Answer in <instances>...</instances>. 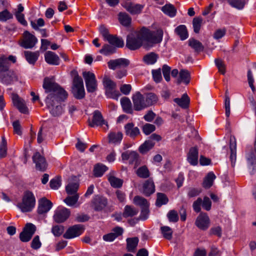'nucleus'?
I'll return each mask as SVG.
<instances>
[{
    "label": "nucleus",
    "instance_id": "nucleus-47",
    "mask_svg": "<svg viewBox=\"0 0 256 256\" xmlns=\"http://www.w3.org/2000/svg\"><path fill=\"white\" fill-rule=\"evenodd\" d=\"M168 202V199L164 194L160 192L157 194V198L156 202V204L157 206L160 207L166 204Z\"/></svg>",
    "mask_w": 256,
    "mask_h": 256
},
{
    "label": "nucleus",
    "instance_id": "nucleus-33",
    "mask_svg": "<svg viewBox=\"0 0 256 256\" xmlns=\"http://www.w3.org/2000/svg\"><path fill=\"white\" fill-rule=\"evenodd\" d=\"M106 41H108L112 46L115 48H122L124 46V40L122 38L112 34L108 38Z\"/></svg>",
    "mask_w": 256,
    "mask_h": 256
},
{
    "label": "nucleus",
    "instance_id": "nucleus-63",
    "mask_svg": "<svg viewBox=\"0 0 256 256\" xmlns=\"http://www.w3.org/2000/svg\"><path fill=\"white\" fill-rule=\"evenodd\" d=\"M152 74L154 81L158 83L162 80V76L160 69L154 70H152Z\"/></svg>",
    "mask_w": 256,
    "mask_h": 256
},
{
    "label": "nucleus",
    "instance_id": "nucleus-6",
    "mask_svg": "<svg viewBox=\"0 0 256 256\" xmlns=\"http://www.w3.org/2000/svg\"><path fill=\"white\" fill-rule=\"evenodd\" d=\"M36 228L32 223H27L20 234V239L22 242H29L35 233Z\"/></svg>",
    "mask_w": 256,
    "mask_h": 256
},
{
    "label": "nucleus",
    "instance_id": "nucleus-38",
    "mask_svg": "<svg viewBox=\"0 0 256 256\" xmlns=\"http://www.w3.org/2000/svg\"><path fill=\"white\" fill-rule=\"evenodd\" d=\"M155 142L152 140H146L138 148L139 152L142 154H145L154 146Z\"/></svg>",
    "mask_w": 256,
    "mask_h": 256
},
{
    "label": "nucleus",
    "instance_id": "nucleus-64",
    "mask_svg": "<svg viewBox=\"0 0 256 256\" xmlns=\"http://www.w3.org/2000/svg\"><path fill=\"white\" fill-rule=\"evenodd\" d=\"M155 129V126L154 124H146L142 127L143 132L146 135H148L153 132Z\"/></svg>",
    "mask_w": 256,
    "mask_h": 256
},
{
    "label": "nucleus",
    "instance_id": "nucleus-3",
    "mask_svg": "<svg viewBox=\"0 0 256 256\" xmlns=\"http://www.w3.org/2000/svg\"><path fill=\"white\" fill-rule=\"evenodd\" d=\"M36 204V198L32 192L26 191L24 192L22 201L17 204V206L22 212H31Z\"/></svg>",
    "mask_w": 256,
    "mask_h": 256
},
{
    "label": "nucleus",
    "instance_id": "nucleus-26",
    "mask_svg": "<svg viewBox=\"0 0 256 256\" xmlns=\"http://www.w3.org/2000/svg\"><path fill=\"white\" fill-rule=\"evenodd\" d=\"M123 229L122 228L117 226L112 229V232L103 236V239L106 242H112L117 237L122 235L123 233Z\"/></svg>",
    "mask_w": 256,
    "mask_h": 256
},
{
    "label": "nucleus",
    "instance_id": "nucleus-32",
    "mask_svg": "<svg viewBox=\"0 0 256 256\" xmlns=\"http://www.w3.org/2000/svg\"><path fill=\"white\" fill-rule=\"evenodd\" d=\"M25 58L27 62L31 64H34L40 56L38 52L25 51L24 52Z\"/></svg>",
    "mask_w": 256,
    "mask_h": 256
},
{
    "label": "nucleus",
    "instance_id": "nucleus-42",
    "mask_svg": "<svg viewBox=\"0 0 256 256\" xmlns=\"http://www.w3.org/2000/svg\"><path fill=\"white\" fill-rule=\"evenodd\" d=\"M188 45L196 52H202L204 50L202 44L198 40L194 38L188 40Z\"/></svg>",
    "mask_w": 256,
    "mask_h": 256
},
{
    "label": "nucleus",
    "instance_id": "nucleus-23",
    "mask_svg": "<svg viewBox=\"0 0 256 256\" xmlns=\"http://www.w3.org/2000/svg\"><path fill=\"white\" fill-rule=\"evenodd\" d=\"M124 129L126 134L132 138H134L140 134L139 128L136 126H134L132 122H129L126 124Z\"/></svg>",
    "mask_w": 256,
    "mask_h": 256
},
{
    "label": "nucleus",
    "instance_id": "nucleus-34",
    "mask_svg": "<svg viewBox=\"0 0 256 256\" xmlns=\"http://www.w3.org/2000/svg\"><path fill=\"white\" fill-rule=\"evenodd\" d=\"M126 241V249L128 252H134L138 246L139 240L138 237L128 238Z\"/></svg>",
    "mask_w": 256,
    "mask_h": 256
},
{
    "label": "nucleus",
    "instance_id": "nucleus-39",
    "mask_svg": "<svg viewBox=\"0 0 256 256\" xmlns=\"http://www.w3.org/2000/svg\"><path fill=\"white\" fill-rule=\"evenodd\" d=\"M180 78L177 80L178 84L182 82H184L186 84H189L190 81V74L188 70H182L180 71Z\"/></svg>",
    "mask_w": 256,
    "mask_h": 256
},
{
    "label": "nucleus",
    "instance_id": "nucleus-13",
    "mask_svg": "<svg viewBox=\"0 0 256 256\" xmlns=\"http://www.w3.org/2000/svg\"><path fill=\"white\" fill-rule=\"evenodd\" d=\"M129 64V60L124 58L111 60L108 62V68L112 70H115L117 68H126Z\"/></svg>",
    "mask_w": 256,
    "mask_h": 256
},
{
    "label": "nucleus",
    "instance_id": "nucleus-14",
    "mask_svg": "<svg viewBox=\"0 0 256 256\" xmlns=\"http://www.w3.org/2000/svg\"><path fill=\"white\" fill-rule=\"evenodd\" d=\"M70 212L66 208H58L55 211L54 220L57 223H62L66 221L70 216Z\"/></svg>",
    "mask_w": 256,
    "mask_h": 256
},
{
    "label": "nucleus",
    "instance_id": "nucleus-45",
    "mask_svg": "<svg viewBox=\"0 0 256 256\" xmlns=\"http://www.w3.org/2000/svg\"><path fill=\"white\" fill-rule=\"evenodd\" d=\"M158 56L154 52H150L144 56L143 58L144 62L147 64H153L156 62Z\"/></svg>",
    "mask_w": 256,
    "mask_h": 256
},
{
    "label": "nucleus",
    "instance_id": "nucleus-40",
    "mask_svg": "<svg viewBox=\"0 0 256 256\" xmlns=\"http://www.w3.org/2000/svg\"><path fill=\"white\" fill-rule=\"evenodd\" d=\"M162 10L166 15L170 17L175 16L176 10L172 4H166L162 8Z\"/></svg>",
    "mask_w": 256,
    "mask_h": 256
},
{
    "label": "nucleus",
    "instance_id": "nucleus-25",
    "mask_svg": "<svg viewBox=\"0 0 256 256\" xmlns=\"http://www.w3.org/2000/svg\"><path fill=\"white\" fill-rule=\"evenodd\" d=\"M247 164L248 166H254L256 165V138L254 148L250 150L246 154Z\"/></svg>",
    "mask_w": 256,
    "mask_h": 256
},
{
    "label": "nucleus",
    "instance_id": "nucleus-46",
    "mask_svg": "<svg viewBox=\"0 0 256 256\" xmlns=\"http://www.w3.org/2000/svg\"><path fill=\"white\" fill-rule=\"evenodd\" d=\"M116 51V48L114 46L105 44L102 46V48L100 50L99 52L105 56H108L114 53Z\"/></svg>",
    "mask_w": 256,
    "mask_h": 256
},
{
    "label": "nucleus",
    "instance_id": "nucleus-30",
    "mask_svg": "<svg viewBox=\"0 0 256 256\" xmlns=\"http://www.w3.org/2000/svg\"><path fill=\"white\" fill-rule=\"evenodd\" d=\"M174 101L178 104V106L182 108L186 109L188 108L190 99L186 94H184L181 98H176Z\"/></svg>",
    "mask_w": 256,
    "mask_h": 256
},
{
    "label": "nucleus",
    "instance_id": "nucleus-41",
    "mask_svg": "<svg viewBox=\"0 0 256 256\" xmlns=\"http://www.w3.org/2000/svg\"><path fill=\"white\" fill-rule=\"evenodd\" d=\"M175 32L179 36L181 40H184L188 38V32L184 25H180L175 29Z\"/></svg>",
    "mask_w": 256,
    "mask_h": 256
},
{
    "label": "nucleus",
    "instance_id": "nucleus-52",
    "mask_svg": "<svg viewBox=\"0 0 256 256\" xmlns=\"http://www.w3.org/2000/svg\"><path fill=\"white\" fill-rule=\"evenodd\" d=\"M202 20V18L200 16L194 18L192 20V26L194 28V31L195 33H199Z\"/></svg>",
    "mask_w": 256,
    "mask_h": 256
},
{
    "label": "nucleus",
    "instance_id": "nucleus-54",
    "mask_svg": "<svg viewBox=\"0 0 256 256\" xmlns=\"http://www.w3.org/2000/svg\"><path fill=\"white\" fill-rule=\"evenodd\" d=\"M137 175L141 178H146L150 176V172L148 168L144 166L139 168L136 170Z\"/></svg>",
    "mask_w": 256,
    "mask_h": 256
},
{
    "label": "nucleus",
    "instance_id": "nucleus-43",
    "mask_svg": "<svg viewBox=\"0 0 256 256\" xmlns=\"http://www.w3.org/2000/svg\"><path fill=\"white\" fill-rule=\"evenodd\" d=\"M216 178V176L212 172H208L204 179L202 183L203 186L206 188H210L212 185L213 182Z\"/></svg>",
    "mask_w": 256,
    "mask_h": 256
},
{
    "label": "nucleus",
    "instance_id": "nucleus-24",
    "mask_svg": "<svg viewBox=\"0 0 256 256\" xmlns=\"http://www.w3.org/2000/svg\"><path fill=\"white\" fill-rule=\"evenodd\" d=\"M198 151L196 146L191 148L187 156L188 162L192 166H196L198 163Z\"/></svg>",
    "mask_w": 256,
    "mask_h": 256
},
{
    "label": "nucleus",
    "instance_id": "nucleus-51",
    "mask_svg": "<svg viewBox=\"0 0 256 256\" xmlns=\"http://www.w3.org/2000/svg\"><path fill=\"white\" fill-rule=\"evenodd\" d=\"M160 230L164 238L168 240L172 238L173 232L170 227L163 226L160 228Z\"/></svg>",
    "mask_w": 256,
    "mask_h": 256
},
{
    "label": "nucleus",
    "instance_id": "nucleus-12",
    "mask_svg": "<svg viewBox=\"0 0 256 256\" xmlns=\"http://www.w3.org/2000/svg\"><path fill=\"white\" fill-rule=\"evenodd\" d=\"M15 63L16 62V58L13 56H10L6 57L4 55L0 56V73L6 72L10 70V67L11 62Z\"/></svg>",
    "mask_w": 256,
    "mask_h": 256
},
{
    "label": "nucleus",
    "instance_id": "nucleus-2",
    "mask_svg": "<svg viewBox=\"0 0 256 256\" xmlns=\"http://www.w3.org/2000/svg\"><path fill=\"white\" fill-rule=\"evenodd\" d=\"M163 32L158 30L151 32L144 27L139 31L130 34L127 36L126 46L130 50H136L143 46L149 49L154 44L160 43L162 40Z\"/></svg>",
    "mask_w": 256,
    "mask_h": 256
},
{
    "label": "nucleus",
    "instance_id": "nucleus-29",
    "mask_svg": "<svg viewBox=\"0 0 256 256\" xmlns=\"http://www.w3.org/2000/svg\"><path fill=\"white\" fill-rule=\"evenodd\" d=\"M46 62L50 65H58L60 64V58L54 52L51 51H48L44 54Z\"/></svg>",
    "mask_w": 256,
    "mask_h": 256
},
{
    "label": "nucleus",
    "instance_id": "nucleus-15",
    "mask_svg": "<svg viewBox=\"0 0 256 256\" xmlns=\"http://www.w3.org/2000/svg\"><path fill=\"white\" fill-rule=\"evenodd\" d=\"M210 224V218L206 213H200L195 222L196 226L200 229L204 230L208 228Z\"/></svg>",
    "mask_w": 256,
    "mask_h": 256
},
{
    "label": "nucleus",
    "instance_id": "nucleus-44",
    "mask_svg": "<svg viewBox=\"0 0 256 256\" xmlns=\"http://www.w3.org/2000/svg\"><path fill=\"white\" fill-rule=\"evenodd\" d=\"M122 138V134L120 132H112L108 134L109 142L113 144L120 143Z\"/></svg>",
    "mask_w": 256,
    "mask_h": 256
},
{
    "label": "nucleus",
    "instance_id": "nucleus-60",
    "mask_svg": "<svg viewBox=\"0 0 256 256\" xmlns=\"http://www.w3.org/2000/svg\"><path fill=\"white\" fill-rule=\"evenodd\" d=\"M215 64L218 70V72L222 74H224L226 73V66L224 62L220 59L216 58L215 60Z\"/></svg>",
    "mask_w": 256,
    "mask_h": 256
},
{
    "label": "nucleus",
    "instance_id": "nucleus-56",
    "mask_svg": "<svg viewBox=\"0 0 256 256\" xmlns=\"http://www.w3.org/2000/svg\"><path fill=\"white\" fill-rule=\"evenodd\" d=\"M13 18V15L8 10L0 12V21L6 22Z\"/></svg>",
    "mask_w": 256,
    "mask_h": 256
},
{
    "label": "nucleus",
    "instance_id": "nucleus-57",
    "mask_svg": "<svg viewBox=\"0 0 256 256\" xmlns=\"http://www.w3.org/2000/svg\"><path fill=\"white\" fill-rule=\"evenodd\" d=\"M7 142L4 136L2 137V142L0 144V158H4L6 155Z\"/></svg>",
    "mask_w": 256,
    "mask_h": 256
},
{
    "label": "nucleus",
    "instance_id": "nucleus-31",
    "mask_svg": "<svg viewBox=\"0 0 256 256\" xmlns=\"http://www.w3.org/2000/svg\"><path fill=\"white\" fill-rule=\"evenodd\" d=\"M144 96L148 108L155 105L158 101V96L154 92H148Z\"/></svg>",
    "mask_w": 256,
    "mask_h": 256
},
{
    "label": "nucleus",
    "instance_id": "nucleus-48",
    "mask_svg": "<svg viewBox=\"0 0 256 256\" xmlns=\"http://www.w3.org/2000/svg\"><path fill=\"white\" fill-rule=\"evenodd\" d=\"M232 7L238 10L242 9L246 4L244 0H226Z\"/></svg>",
    "mask_w": 256,
    "mask_h": 256
},
{
    "label": "nucleus",
    "instance_id": "nucleus-16",
    "mask_svg": "<svg viewBox=\"0 0 256 256\" xmlns=\"http://www.w3.org/2000/svg\"><path fill=\"white\" fill-rule=\"evenodd\" d=\"M32 160L36 164V168L37 170L44 172L47 168V164L45 158L39 152H36L32 156Z\"/></svg>",
    "mask_w": 256,
    "mask_h": 256
},
{
    "label": "nucleus",
    "instance_id": "nucleus-50",
    "mask_svg": "<svg viewBox=\"0 0 256 256\" xmlns=\"http://www.w3.org/2000/svg\"><path fill=\"white\" fill-rule=\"evenodd\" d=\"M112 186L114 188H120L122 187L123 180L120 178H117L114 176H110L108 178Z\"/></svg>",
    "mask_w": 256,
    "mask_h": 256
},
{
    "label": "nucleus",
    "instance_id": "nucleus-9",
    "mask_svg": "<svg viewBox=\"0 0 256 256\" xmlns=\"http://www.w3.org/2000/svg\"><path fill=\"white\" fill-rule=\"evenodd\" d=\"M134 108L136 111H140L148 108L144 96L136 92L132 97Z\"/></svg>",
    "mask_w": 256,
    "mask_h": 256
},
{
    "label": "nucleus",
    "instance_id": "nucleus-8",
    "mask_svg": "<svg viewBox=\"0 0 256 256\" xmlns=\"http://www.w3.org/2000/svg\"><path fill=\"white\" fill-rule=\"evenodd\" d=\"M18 80V74L12 70L4 73H0V82L4 84H12Z\"/></svg>",
    "mask_w": 256,
    "mask_h": 256
},
{
    "label": "nucleus",
    "instance_id": "nucleus-1",
    "mask_svg": "<svg viewBox=\"0 0 256 256\" xmlns=\"http://www.w3.org/2000/svg\"><path fill=\"white\" fill-rule=\"evenodd\" d=\"M43 88L48 93L46 98V104L50 112L54 116H58L63 112V109L60 104V101L66 99L68 94L55 81L54 78H45L44 80Z\"/></svg>",
    "mask_w": 256,
    "mask_h": 256
},
{
    "label": "nucleus",
    "instance_id": "nucleus-4",
    "mask_svg": "<svg viewBox=\"0 0 256 256\" xmlns=\"http://www.w3.org/2000/svg\"><path fill=\"white\" fill-rule=\"evenodd\" d=\"M72 72L74 74V78L72 81V92L75 98L81 100L85 96L83 80L76 71H74Z\"/></svg>",
    "mask_w": 256,
    "mask_h": 256
},
{
    "label": "nucleus",
    "instance_id": "nucleus-10",
    "mask_svg": "<svg viewBox=\"0 0 256 256\" xmlns=\"http://www.w3.org/2000/svg\"><path fill=\"white\" fill-rule=\"evenodd\" d=\"M37 42L38 40L34 35L28 31H26L23 34V39L20 44L24 48H32Z\"/></svg>",
    "mask_w": 256,
    "mask_h": 256
},
{
    "label": "nucleus",
    "instance_id": "nucleus-53",
    "mask_svg": "<svg viewBox=\"0 0 256 256\" xmlns=\"http://www.w3.org/2000/svg\"><path fill=\"white\" fill-rule=\"evenodd\" d=\"M134 202L138 206H139L143 208L144 207H148V203L147 200L138 196H134Z\"/></svg>",
    "mask_w": 256,
    "mask_h": 256
},
{
    "label": "nucleus",
    "instance_id": "nucleus-37",
    "mask_svg": "<svg viewBox=\"0 0 256 256\" xmlns=\"http://www.w3.org/2000/svg\"><path fill=\"white\" fill-rule=\"evenodd\" d=\"M120 103L123 110L126 113L132 114V109L130 100L126 97H124L120 100Z\"/></svg>",
    "mask_w": 256,
    "mask_h": 256
},
{
    "label": "nucleus",
    "instance_id": "nucleus-17",
    "mask_svg": "<svg viewBox=\"0 0 256 256\" xmlns=\"http://www.w3.org/2000/svg\"><path fill=\"white\" fill-rule=\"evenodd\" d=\"M107 199L98 196H96L92 200L91 206L96 211L102 210L107 205Z\"/></svg>",
    "mask_w": 256,
    "mask_h": 256
},
{
    "label": "nucleus",
    "instance_id": "nucleus-22",
    "mask_svg": "<svg viewBox=\"0 0 256 256\" xmlns=\"http://www.w3.org/2000/svg\"><path fill=\"white\" fill-rule=\"evenodd\" d=\"M12 100L14 106L22 113L26 114L28 108L26 106L24 101L21 99L18 94H12Z\"/></svg>",
    "mask_w": 256,
    "mask_h": 256
},
{
    "label": "nucleus",
    "instance_id": "nucleus-18",
    "mask_svg": "<svg viewBox=\"0 0 256 256\" xmlns=\"http://www.w3.org/2000/svg\"><path fill=\"white\" fill-rule=\"evenodd\" d=\"M229 148L230 150V159L232 167H234L236 160V141L234 136H231L230 138Z\"/></svg>",
    "mask_w": 256,
    "mask_h": 256
},
{
    "label": "nucleus",
    "instance_id": "nucleus-58",
    "mask_svg": "<svg viewBox=\"0 0 256 256\" xmlns=\"http://www.w3.org/2000/svg\"><path fill=\"white\" fill-rule=\"evenodd\" d=\"M64 232V226L60 225H56L52 226V232L55 236H60Z\"/></svg>",
    "mask_w": 256,
    "mask_h": 256
},
{
    "label": "nucleus",
    "instance_id": "nucleus-62",
    "mask_svg": "<svg viewBox=\"0 0 256 256\" xmlns=\"http://www.w3.org/2000/svg\"><path fill=\"white\" fill-rule=\"evenodd\" d=\"M100 33L102 35L104 40H106L112 34H109L108 29L104 25H100L98 28Z\"/></svg>",
    "mask_w": 256,
    "mask_h": 256
},
{
    "label": "nucleus",
    "instance_id": "nucleus-59",
    "mask_svg": "<svg viewBox=\"0 0 256 256\" xmlns=\"http://www.w3.org/2000/svg\"><path fill=\"white\" fill-rule=\"evenodd\" d=\"M167 217L170 222H176L178 220V212L175 210H170L167 214Z\"/></svg>",
    "mask_w": 256,
    "mask_h": 256
},
{
    "label": "nucleus",
    "instance_id": "nucleus-5",
    "mask_svg": "<svg viewBox=\"0 0 256 256\" xmlns=\"http://www.w3.org/2000/svg\"><path fill=\"white\" fill-rule=\"evenodd\" d=\"M82 76L85 80L87 91L94 92L97 90V81L95 75L90 72H84Z\"/></svg>",
    "mask_w": 256,
    "mask_h": 256
},
{
    "label": "nucleus",
    "instance_id": "nucleus-36",
    "mask_svg": "<svg viewBox=\"0 0 256 256\" xmlns=\"http://www.w3.org/2000/svg\"><path fill=\"white\" fill-rule=\"evenodd\" d=\"M138 212V210L133 206L126 205L124 208L122 214V216L127 218L128 217H132L136 215Z\"/></svg>",
    "mask_w": 256,
    "mask_h": 256
},
{
    "label": "nucleus",
    "instance_id": "nucleus-28",
    "mask_svg": "<svg viewBox=\"0 0 256 256\" xmlns=\"http://www.w3.org/2000/svg\"><path fill=\"white\" fill-rule=\"evenodd\" d=\"M155 192V186L154 182L151 179L145 181L142 185V193L146 196H150Z\"/></svg>",
    "mask_w": 256,
    "mask_h": 256
},
{
    "label": "nucleus",
    "instance_id": "nucleus-21",
    "mask_svg": "<svg viewBox=\"0 0 256 256\" xmlns=\"http://www.w3.org/2000/svg\"><path fill=\"white\" fill-rule=\"evenodd\" d=\"M124 8L131 14H138L141 13L144 6L140 4H135L127 2L123 5Z\"/></svg>",
    "mask_w": 256,
    "mask_h": 256
},
{
    "label": "nucleus",
    "instance_id": "nucleus-55",
    "mask_svg": "<svg viewBox=\"0 0 256 256\" xmlns=\"http://www.w3.org/2000/svg\"><path fill=\"white\" fill-rule=\"evenodd\" d=\"M78 184L76 182L70 183L66 188V192L68 194H74L78 190Z\"/></svg>",
    "mask_w": 256,
    "mask_h": 256
},
{
    "label": "nucleus",
    "instance_id": "nucleus-11",
    "mask_svg": "<svg viewBox=\"0 0 256 256\" xmlns=\"http://www.w3.org/2000/svg\"><path fill=\"white\" fill-rule=\"evenodd\" d=\"M84 227L81 224H76L69 228L63 236L66 239H70L80 236L84 231Z\"/></svg>",
    "mask_w": 256,
    "mask_h": 256
},
{
    "label": "nucleus",
    "instance_id": "nucleus-35",
    "mask_svg": "<svg viewBox=\"0 0 256 256\" xmlns=\"http://www.w3.org/2000/svg\"><path fill=\"white\" fill-rule=\"evenodd\" d=\"M118 20L121 24L124 26H128L132 22V18L125 12H120L118 14Z\"/></svg>",
    "mask_w": 256,
    "mask_h": 256
},
{
    "label": "nucleus",
    "instance_id": "nucleus-20",
    "mask_svg": "<svg viewBox=\"0 0 256 256\" xmlns=\"http://www.w3.org/2000/svg\"><path fill=\"white\" fill-rule=\"evenodd\" d=\"M52 206V203L46 198H42L38 200V212L44 214L48 212Z\"/></svg>",
    "mask_w": 256,
    "mask_h": 256
},
{
    "label": "nucleus",
    "instance_id": "nucleus-61",
    "mask_svg": "<svg viewBox=\"0 0 256 256\" xmlns=\"http://www.w3.org/2000/svg\"><path fill=\"white\" fill-rule=\"evenodd\" d=\"M78 198V195L76 194L73 196H68L64 200V202L70 206H74L76 203Z\"/></svg>",
    "mask_w": 256,
    "mask_h": 256
},
{
    "label": "nucleus",
    "instance_id": "nucleus-7",
    "mask_svg": "<svg viewBox=\"0 0 256 256\" xmlns=\"http://www.w3.org/2000/svg\"><path fill=\"white\" fill-rule=\"evenodd\" d=\"M103 84L108 97L114 98L118 96V92L116 90V84L113 81L105 77L103 80Z\"/></svg>",
    "mask_w": 256,
    "mask_h": 256
},
{
    "label": "nucleus",
    "instance_id": "nucleus-19",
    "mask_svg": "<svg viewBox=\"0 0 256 256\" xmlns=\"http://www.w3.org/2000/svg\"><path fill=\"white\" fill-rule=\"evenodd\" d=\"M122 160H129L130 164L138 166L140 164L138 154L134 151H126L122 153Z\"/></svg>",
    "mask_w": 256,
    "mask_h": 256
},
{
    "label": "nucleus",
    "instance_id": "nucleus-49",
    "mask_svg": "<svg viewBox=\"0 0 256 256\" xmlns=\"http://www.w3.org/2000/svg\"><path fill=\"white\" fill-rule=\"evenodd\" d=\"M108 170V168L102 164H96L94 168V175L96 177H100Z\"/></svg>",
    "mask_w": 256,
    "mask_h": 256
},
{
    "label": "nucleus",
    "instance_id": "nucleus-27",
    "mask_svg": "<svg viewBox=\"0 0 256 256\" xmlns=\"http://www.w3.org/2000/svg\"><path fill=\"white\" fill-rule=\"evenodd\" d=\"M88 122L89 126L91 127L102 126L105 124V122L103 119L101 113L98 110L94 112L92 122H90V120H88Z\"/></svg>",
    "mask_w": 256,
    "mask_h": 256
}]
</instances>
